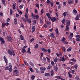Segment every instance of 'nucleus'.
I'll return each instance as SVG.
<instances>
[{"label": "nucleus", "instance_id": "obj_1", "mask_svg": "<svg viewBox=\"0 0 80 80\" xmlns=\"http://www.w3.org/2000/svg\"><path fill=\"white\" fill-rule=\"evenodd\" d=\"M41 50L43 52H48L49 53H50L51 52L50 49H45V48H41Z\"/></svg>", "mask_w": 80, "mask_h": 80}, {"label": "nucleus", "instance_id": "obj_2", "mask_svg": "<svg viewBox=\"0 0 80 80\" xmlns=\"http://www.w3.org/2000/svg\"><path fill=\"white\" fill-rule=\"evenodd\" d=\"M8 54L10 55V56H12L13 55V56H14L15 55V52L13 50H12V51H10L9 49L8 50Z\"/></svg>", "mask_w": 80, "mask_h": 80}, {"label": "nucleus", "instance_id": "obj_3", "mask_svg": "<svg viewBox=\"0 0 80 80\" xmlns=\"http://www.w3.org/2000/svg\"><path fill=\"white\" fill-rule=\"evenodd\" d=\"M13 75L15 76H18L19 74V72L17 69H15L13 71Z\"/></svg>", "mask_w": 80, "mask_h": 80}, {"label": "nucleus", "instance_id": "obj_4", "mask_svg": "<svg viewBox=\"0 0 80 80\" xmlns=\"http://www.w3.org/2000/svg\"><path fill=\"white\" fill-rule=\"evenodd\" d=\"M40 69H41V73H44V72L45 71V68L42 67H41Z\"/></svg>", "mask_w": 80, "mask_h": 80}, {"label": "nucleus", "instance_id": "obj_5", "mask_svg": "<svg viewBox=\"0 0 80 80\" xmlns=\"http://www.w3.org/2000/svg\"><path fill=\"white\" fill-rule=\"evenodd\" d=\"M0 41L1 44H3L5 43V40H4L2 38L0 37Z\"/></svg>", "mask_w": 80, "mask_h": 80}, {"label": "nucleus", "instance_id": "obj_6", "mask_svg": "<svg viewBox=\"0 0 80 80\" xmlns=\"http://www.w3.org/2000/svg\"><path fill=\"white\" fill-rule=\"evenodd\" d=\"M73 3H74V0H69L68 2V3L69 5L72 4Z\"/></svg>", "mask_w": 80, "mask_h": 80}, {"label": "nucleus", "instance_id": "obj_7", "mask_svg": "<svg viewBox=\"0 0 80 80\" xmlns=\"http://www.w3.org/2000/svg\"><path fill=\"white\" fill-rule=\"evenodd\" d=\"M3 58H4V61L5 62V64H6V65H7V63L8 62L7 58L5 56H4V57H3Z\"/></svg>", "mask_w": 80, "mask_h": 80}, {"label": "nucleus", "instance_id": "obj_8", "mask_svg": "<svg viewBox=\"0 0 80 80\" xmlns=\"http://www.w3.org/2000/svg\"><path fill=\"white\" fill-rule=\"evenodd\" d=\"M66 60L64 58V56H63L62 57H60V58L59 59V60L60 62L62 61L63 62H64V61Z\"/></svg>", "mask_w": 80, "mask_h": 80}, {"label": "nucleus", "instance_id": "obj_9", "mask_svg": "<svg viewBox=\"0 0 80 80\" xmlns=\"http://www.w3.org/2000/svg\"><path fill=\"white\" fill-rule=\"evenodd\" d=\"M50 19L51 21H52V22H55V21H57L58 20H57L56 19V18L55 17H53V18L52 19Z\"/></svg>", "mask_w": 80, "mask_h": 80}, {"label": "nucleus", "instance_id": "obj_10", "mask_svg": "<svg viewBox=\"0 0 80 80\" xmlns=\"http://www.w3.org/2000/svg\"><path fill=\"white\" fill-rule=\"evenodd\" d=\"M6 38H7V41H8V42L11 41L12 39L11 37H10V36L7 37H6Z\"/></svg>", "mask_w": 80, "mask_h": 80}, {"label": "nucleus", "instance_id": "obj_11", "mask_svg": "<svg viewBox=\"0 0 80 80\" xmlns=\"http://www.w3.org/2000/svg\"><path fill=\"white\" fill-rule=\"evenodd\" d=\"M22 19L23 22H27V21H28V20L26 19L24 17H22Z\"/></svg>", "mask_w": 80, "mask_h": 80}, {"label": "nucleus", "instance_id": "obj_12", "mask_svg": "<svg viewBox=\"0 0 80 80\" xmlns=\"http://www.w3.org/2000/svg\"><path fill=\"white\" fill-rule=\"evenodd\" d=\"M66 23L67 24V26H70V21H69L68 19L67 20H66Z\"/></svg>", "mask_w": 80, "mask_h": 80}, {"label": "nucleus", "instance_id": "obj_13", "mask_svg": "<svg viewBox=\"0 0 80 80\" xmlns=\"http://www.w3.org/2000/svg\"><path fill=\"white\" fill-rule=\"evenodd\" d=\"M36 17V15H34L33 13H31V17L32 18V19H35V17Z\"/></svg>", "mask_w": 80, "mask_h": 80}, {"label": "nucleus", "instance_id": "obj_14", "mask_svg": "<svg viewBox=\"0 0 80 80\" xmlns=\"http://www.w3.org/2000/svg\"><path fill=\"white\" fill-rule=\"evenodd\" d=\"M68 12H64V13H63L62 14V15L64 16V17H66L67 15H68Z\"/></svg>", "mask_w": 80, "mask_h": 80}, {"label": "nucleus", "instance_id": "obj_15", "mask_svg": "<svg viewBox=\"0 0 80 80\" xmlns=\"http://www.w3.org/2000/svg\"><path fill=\"white\" fill-rule=\"evenodd\" d=\"M31 49H30V48L29 47L28 49V51H27V52L28 53H30V54H31V52L30 51Z\"/></svg>", "mask_w": 80, "mask_h": 80}, {"label": "nucleus", "instance_id": "obj_16", "mask_svg": "<svg viewBox=\"0 0 80 80\" xmlns=\"http://www.w3.org/2000/svg\"><path fill=\"white\" fill-rule=\"evenodd\" d=\"M31 30L32 31H36V28H35V26H33L31 28Z\"/></svg>", "mask_w": 80, "mask_h": 80}, {"label": "nucleus", "instance_id": "obj_17", "mask_svg": "<svg viewBox=\"0 0 80 80\" xmlns=\"http://www.w3.org/2000/svg\"><path fill=\"white\" fill-rule=\"evenodd\" d=\"M50 35L52 38H55V36L53 33H50Z\"/></svg>", "mask_w": 80, "mask_h": 80}, {"label": "nucleus", "instance_id": "obj_18", "mask_svg": "<svg viewBox=\"0 0 80 80\" xmlns=\"http://www.w3.org/2000/svg\"><path fill=\"white\" fill-rule=\"evenodd\" d=\"M70 25H66V31H68L69 30V27L68 26H69Z\"/></svg>", "mask_w": 80, "mask_h": 80}, {"label": "nucleus", "instance_id": "obj_19", "mask_svg": "<svg viewBox=\"0 0 80 80\" xmlns=\"http://www.w3.org/2000/svg\"><path fill=\"white\" fill-rule=\"evenodd\" d=\"M17 5V4L15 2L13 3V4L12 6L13 10H15V6Z\"/></svg>", "mask_w": 80, "mask_h": 80}, {"label": "nucleus", "instance_id": "obj_20", "mask_svg": "<svg viewBox=\"0 0 80 80\" xmlns=\"http://www.w3.org/2000/svg\"><path fill=\"white\" fill-rule=\"evenodd\" d=\"M77 12L76 9L73 10V14L74 15H76L77 14Z\"/></svg>", "mask_w": 80, "mask_h": 80}, {"label": "nucleus", "instance_id": "obj_21", "mask_svg": "<svg viewBox=\"0 0 80 80\" xmlns=\"http://www.w3.org/2000/svg\"><path fill=\"white\" fill-rule=\"evenodd\" d=\"M2 5H4V6L6 7L5 6L6 4L5 2V0H2Z\"/></svg>", "mask_w": 80, "mask_h": 80}, {"label": "nucleus", "instance_id": "obj_22", "mask_svg": "<svg viewBox=\"0 0 80 80\" xmlns=\"http://www.w3.org/2000/svg\"><path fill=\"white\" fill-rule=\"evenodd\" d=\"M45 76L46 77H49L50 76V75H51L50 74V73H45Z\"/></svg>", "mask_w": 80, "mask_h": 80}, {"label": "nucleus", "instance_id": "obj_23", "mask_svg": "<svg viewBox=\"0 0 80 80\" xmlns=\"http://www.w3.org/2000/svg\"><path fill=\"white\" fill-rule=\"evenodd\" d=\"M68 77H69V78H71L72 77V75L71 74H70V72H68Z\"/></svg>", "mask_w": 80, "mask_h": 80}, {"label": "nucleus", "instance_id": "obj_24", "mask_svg": "<svg viewBox=\"0 0 80 80\" xmlns=\"http://www.w3.org/2000/svg\"><path fill=\"white\" fill-rule=\"evenodd\" d=\"M68 38H69V40H70L71 41H72V36H69L68 37Z\"/></svg>", "mask_w": 80, "mask_h": 80}, {"label": "nucleus", "instance_id": "obj_25", "mask_svg": "<svg viewBox=\"0 0 80 80\" xmlns=\"http://www.w3.org/2000/svg\"><path fill=\"white\" fill-rule=\"evenodd\" d=\"M29 65H31V66L32 67H34V65L31 62H29Z\"/></svg>", "mask_w": 80, "mask_h": 80}, {"label": "nucleus", "instance_id": "obj_26", "mask_svg": "<svg viewBox=\"0 0 80 80\" xmlns=\"http://www.w3.org/2000/svg\"><path fill=\"white\" fill-rule=\"evenodd\" d=\"M79 18L80 17H79L78 16V15H77V16L76 17V19H75L76 20H77V21L79 20Z\"/></svg>", "mask_w": 80, "mask_h": 80}, {"label": "nucleus", "instance_id": "obj_27", "mask_svg": "<svg viewBox=\"0 0 80 80\" xmlns=\"http://www.w3.org/2000/svg\"><path fill=\"white\" fill-rule=\"evenodd\" d=\"M72 49V48H71V47H69V48L67 49V51L68 52L71 51Z\"/></svg>", "mask_w": 80, "mask_h": 80}, {"label": "nucleus", "instance_id": "obj_28", "mask_svg": "<svg viewBox=\"0 0 80 80\" xmlns=\"http://www.w3.org/2000/svg\"><path fill=\"white\" fill-rule=\"evenodd\" d=\"M51 2H50L49 0H47V5H49L50 3Z\"/></svg>", "mask_w": 80, "mask_h": 80}, {"label": "nucleus", "instance_id": "obj_29", "mask_svg": "<svg viewBox=\"0 0 80 80\" xmlns=\"http://www.w3.org/2000/svg\"><path fill=\"white\" fill-rule=\"evenodd\" d=\"M53 70L55 71H57L58 70V68L57 67H55L53 68Z\"/></svg>", "mask_w": 80, "mask_h": 80}, {"label": "nucleus", "instance_id": "obj_30", "mask_svg": "<svg viewBox=\"0 0 80 80\" xmlns=\"http://www.w3.org/2000/svg\"><path fill=\"white\" fill-rule=\"evenodd\" d=\"M55 32L57 34H58V28H56L55 29Z\"/></svg>", "mask_w": 80, "mask_h": 80}, {"label": "nucleus", "instance_id": "obj_31", "mask_svg": "<svg viewBox=\"0 0 80 80\" xmlns=\"http://www.w3.org/2000/svg\"><path fill=\"white\" fill-rule=\"evenodd\" d=\"M55 78H57L58 79H62V78H61V76H56L55 77Z\"/></svg>", "mask_w": 80, "mask_h": 80}, {"label": "nucleus", "instance_id": "obj_32", "mask_svg": "<svg viewBox=\"0 0 80 80\" xmlns=\"http://www.w3.org/2000/svg\"><path fill=\"white\" fill-rule=\"evenodd\" d=\"M20 39L22 40H24V38H23V37L22 35H20Z\"/></svg>", "mask_w": 80, "mask_h": 80}, {"label": "nucleus", "instance_id": "obj_33", "mask_svg": "<svg viewBox=\"0 0 80 80\" xmlns=\"http://www.w3.org/2000/svg\"><path fill=\"white\" fill-rule=\"evenodd\" d=\"M58 61V58H57V57L55 58V59H54V62H57Z\"/></svg>", "mask_w": 80, "mask_h": 80}, {"label": "nucleus", "instance_id": "obj_34", "mask_svg": "<svg viewBox=\"0 0 80 80\" xmlns=\"http://www.w3.org/2000/svg\"><path fill=\"white\" fill-rule=\"evenodd\" d=\"M53 73H54L53 71L52 70H51V73H50V75H51V76H53Z\"/></svg>", "mask_w": 80, "mask_h": 80}, {"label": "nucleus", "instance_id": "obj_35", "mask_svg": "<svg viewBox=\"0 0 80 80\" xmlns=\"http://www.w3.org/2000/svg\"><path fill=\"white\" fill-rule=\"evenodd\" d=\"M76 79V80H80V78H79V76H76L75 78Z\"/></svg>", "mask_w": 80, "mask_h": 80}, {"label": "nucleus", "instance_id": "obj_36", "mask_svg": "<svg viewBox=\"0 0 80 80\" xmlns=\"http://www.w3.org/2000/svg\"><path fill=\"white\" fill-rule=\"evenodd\" d=\"M28 22L29 24H31V19L30 18L28 19Z\"/></svg>", "mask_w": 80, "mask_h": 80}, {"label": "nucleus", "instance_id": "obj_37", "mask_svg": "<svg viewBox=\"0 0 80 80\" xmlns=\"http://www.w3.org/2000/svg\"><path fill=\"white\" fill-rule=\"evenodd\" d=\"M25 18L26 19H28V16L27 13H25Z\"/></svg>", "mask_w": 80, "mask_h": 80}, {"label": "nucleus", "instance_id": "obj_38", "mask_svg": "<svg viewBox=\"0 0 80 80\" xmlns=\"http://www.w3.org/2000/svg\"><path fill=\"white\" fill-rule=\"evenodd\" d=\"M65 40H66V39H65V38L64 37H63L61 39V41H62V42H64Z\"/></svg>", "mask_w": 80, "mask_h": 80}, {"label": "nucleus", "instance_id": "obj_39", "mask_svg": "<svg viewBox=\"0 0 80 80\" xmlns=\"http://www.w3.org/2000/svg\"><path fill=\"white\" fill-rule=\"evenodd\" d=\"M8 70L10 72H12V68H10L9 69H8Z\"/></svg>", "mask_w": 80, "mask_h": 80}, {"label": "nucleus", "instance_id": "obj_40", "mask_svg": "<svg viewBox=\"0 0 80 80\" xmlns=\"http://www.w3.org/2000/svg\"><path fill=\"white\" fill-rule=\"evenodd\" d=\"M5 25H6L5 24V23L4 22L2 23V28H3L5 27Z\"/></svg>", "mask_w": 80, "mask_h": 80}, {"label": "nucleus", "instance_id": "obj_41", "mask_svg": "<svg viewBox=\"0 0 80 80\" xmlns=\"http://www.w3.org/2000/svg\"><path fill=\"white\" fill-rule=\"evenodd\" d=\"M35 18H36V19L37 20L39 19V16L38 15H36Z\"/></svg>", "mask_w": 80, "mask_h": 80}, {"label": "nucleus", "instance_id": "obj_42", "mask_svg": "<svg viewBox=\"0 0 80 80\" xmlns=\"http://www.w3.org/2000/svg\"><path fill=\"white\" fill-rule=\"evenodd\" d=\"M12 12H13V11H12V9H10V15L12 14L13 13Z\"/></svg>", "mask_w": 80, "mask_h": 80}, {"label": "nucleus", "instance_id": "obj_43", "mask_svg": "<svg viewBox=\"0 0 80 80\" xmlns=\"http://www.w3.org/2000/svg\"><path fill=\"white\" fill-rule=\"evenodd\" d=\"M37 22H36V20H34L33 21L32 24H33V25H35V24H36Z\"/></svg>", "mask_w": 80, "mask_h": 80}, {"label": "nucleus", "instance_id": "obj_44", "mask_svg": "<svg viewBox=\"0 0 80 80\" xmlns=\"http://www.w3.org/2000/svg\"><path fill=\"white\" fill-rule=\"evenodd\" d=\"M64 44H66L67 45H68V42L66 41H64V42H62Z\"/></svg>", "mask_w": 80, "mask_h": 80}, {"label": "nucleus", "instance_id": "obj_45", "mask_svg": "<svg viewBox=\"0 0 80 80\" xmlns=\"http://www.w3.org/2000/svg\"><path fill=\"white\" fill-rule=\"evenodd\" d=\"M62 51L64 52H66V49L65 48V47H62Z\"/></svg>", "mask_w": 80, "mask_h": 80}, {"label": "nucleus", "instance_id": "obj_46", "mask_svg": "<svg viewBox=\"0 0 80 80\" xmlns=\"http://www.w3.org/2000/svg\"><path fill=\"white\" fill-rule=\"evenodd\" d=\"M65 21V19H62V20L61 21V22H62V24H63L64 23Z\"/></svg>", "mask_w": 80, "mask_h": 80}, {"label": "nucleus", "instance_id": "obj_47", "mask_svg": "<svg viewBox=\"0 0 80 80\" xmlns=\"http://www.w3.org/2000/svg\"><path fill=\"white\" fill-rule=\"evenodd\" d=\"M39 47V45H38V44H36V46H35V48H38Z\"/></svg>", "mask_w": 80, "mask_h": 80}, {"label": "nucleus", "instance_id": "obj_48", "mask_svg": "<svg viewBox=\"0 0 80 80\" xmlns=\"http://www.w3.org/2000/svg\"><path fill=\"white\" fill-rule=\"evenodd\" d=\"M51 64H52V66H54L55 65V63H54V62L53 61H52L51 62Z\"/></svg>", "mask_w": 80, "mask_h": 80}, {"label": "nucleus", "instance_id": "obj_49", "mask_svg": "<svg viewBox=\"0 0 80 80\" xmlns=\"http://www.w3.org/2000/svg\"><path fill=\"white\" fill-rule=\"evenodd\" d=\"M76 41H77V42H80V38H76Z\"/></svg>", "mask_w": 80, "mask_h": 80}, {"label": "nucleus", "instance_id": "obj_50", "mask_svg": "<svg viewBox=\"0 0 80 80\" xmlns=\"http://www.w3.org/2000/svg\"><path fill=\"white\" fill-rule=\"evenodd\" d=\"M8 69H9L8 67H5V70H6L7 71Z\"/></svg>", "mask_w": 80, "mask_h": 80}, {"label": "nucleus", "instance_id": "obj_51", "mask_svg": "<svg viewBox=\"0 0 80 80\" xmlns=\"http://www.w3.org/2000/svg\"><path fill=\"white\" fill-rule=\"evenodd\" d=\"M52 67L51 66H48V67L47 68V69H50V68H51Z\"/></svg>", "mask_w": 80, "mask_h": 80}, {"label": "nucleus", "instance_id": "obj_52", "mask_svg": "<svg viewBox=\"0 0 80 80\" xmlns=\"http://www.w3.org/2000/svg\"><path fill=\"white\" fill-rule=\"evenodd\" d=\"M26 52V50L22 48V53H24Z\"/></svg>", "mask_w": 80, "mask_h": 80}, {"label": "nucleus", "instance_id": "obj_53", "mask_svg": "<svg viewBox=\"0 0 80 80\" xmlns=\"http://www.w3.org/2000/svg\"><path fill=\"white\" fill-rule=\"evenodd\" d=\"M42 61H43V62H46V58H43V59H42Z\"/></svg>", "mask_w": 80, "mask_h": 80}, {"label": "nucleus", "instance_id": "obj_54", "mask_svg": "<svg viewBox=\"0 0 80 80\" xmlns=\"http://www.w3.org/2000/svg\"><path fill=\"white\" fill-rule=\"evenodd\" d=\"M35 77V76L34 75H32V76H31V79L33 80L34 79V78Z\"/></svg>", "mask_w": 80, "mask_h": 80}, {"label": "nucleus", "instance_id": "obj_55", "mask_svg": "<svg viewBox=\"0 0 80 80\" xmlns=\"http://www.w3.org/2000/svg\"><path fill=\"white\" fill-rule=\"evenodd\" d=\"M29 70H30V71H31V72H34V70H33V69H32L31 68H29Z\"/></svg>", "mask_w": 80, "mask_h": 80}, {"label": "nucleus", "instance_id": "obj_56", "mask_svg": "<svg viewBox=\"0 0 80 80\" xmlns=\"http://www.w3.org/2000/svg\"><path fill=\"white\" fill-rule=\"evenodd\" d=\"M36 7H37L38 8H39V4L38 3L36 4Z\"/></svg>", "mask_w": 80, "mask_h": 80}, {"label": "nucleus", "instance_id": "obj_57", "mask_svg": "<svg viewBox=\"0 0 80 80\" xmlns=\"http://www.w3.org/2000/svg\"><path fill=\"white\" fill-rule=\"evenodd\" d=\"M34 38H32L30 40V42H32L33 41H34Z\"/></svg>", "mask_w": 80, "mask_h": 80}, {"label": "nucleus", "instance_id": "obj_58", "mask_svg": "<svg viewBox=\"0 0 80 80\" xmlns=\"http://www.w3.org/2000/svg\"><path fill=\"white\" fill-rule=\"evenodd\" d=\"M71 61L73 62H76V60L74 58H73L72 59H71Z\"/></svg>", "mask_w": 80, "mask_h": 80}, {"label": "nucleus", "instance_id": "obj_59", "mask_svg": "<svg viewBox=\"0 0 80 80\" xmlns=\"http://www.w3.org/2000/svg\"><path fill=\"white\" fill-rule=\"evenodd\" d=\"M19 8L20 9H22L23 8V5H20L19 6Z\"/></svg>", "mask_w": 80, "mask_h": 80}, {"label": "nucleus", "instance_id": "obj_60", "mask_svg": "<svg viewBox=\"0 0 80 80\" xmlns=\"http://www.w3.org/2000/svg\"><path fill=\"white\" fill-rule=\"evenodd\" d=\"M74 68L75 69H77L78 68V65L77 64H76L74 66Z\"/></svg>", "mask_w": 80, "mask_h": 80}, {"label": "nucleus", "instance_id": "obj_61", "mask_svg": "<svg viewBox=\"0 0 80 80\" xmlns=\"http://www.w3.org/2000/svg\"><path fill=\"white\" fill-rule=\"evenodd\" d=\"M76 37L78 38H80V35H78L76 36Z\"/></svg>", "mask_w": 80, "mask_h": 80}, {"label": "nucleus", "instance_id": "obj_62", "mask_svg": "<svg viewBox=\"0 0 80 80\" xmlns=\"http://www.w3.org/2000/svg\"><path fill=\"white\" fill-rule=\"evenodd\" d=\"M47 23L48 25H50V24H51V23L49 21H47Z\"/></svg>", "mask_w": 80, "mask_h": 80}, {"label": "nucleus", "instance_id": "obj_63", "mask_svg": "<svg viewBox=\"0 0 80 80\" xmlns=\"http://www.w3.org/2000/svg\"><path fill=\"white\" fill-rule=\"evenodd\" d=\"M62 4L63 5L65 6L66 5V2H62Z\"/></svg>", "mask_w": 80, "mask_h": 80}, {"label": "nucleus", "instance_id": "obj_64", "mask_svg": "<svg viewBox=\"0 0 80 80\" xmlns=\"http://www.w3.org/2000/svg\"><path fill=\"white\" fill-rule=\"evenodd\" d=\"M20 67H24V64H22L20 65Z\"/></svg>", "mask_w": 80, "mask_h": 80}]
</instances>
